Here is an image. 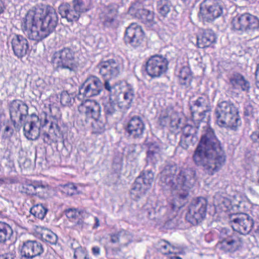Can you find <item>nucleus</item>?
<instances>
[{"instance_id": "1", "label": "nucleus", "mask_w": 259, "mask_h": 259, "mask_svg": "<svg viewBox=\"0 0 259 259\" xmlns=\"http://www.w3.org/2000/svg\"><path fill=\"white\" fill-rule=\"evenodd\" d=\"M193 160L210 175L218 171L226 161V155L213 130L206 124L203 127L200 141L194 151Z\"/></svg>"}, {"instance_id": "2", "label": "nucleus", "mask_w": 259, "mask_h": 259, "mask_svg": "<svg viewBox=\"0 0 259 259\" xmlns=\"http://www.w3.org/2000/svg\"><path fill=\"white\" fill-rule=\"evenodd\" d=\"M58 17L55 10L37 7L29 10L22 23L23 31L29 39L39 41L48 37L56 28Z\"/></svg>"}, {"instance_id": "3", "label": "nucleus", "mask_w": 259, "mask_h": 259, "mask_svg": "<svg viewBox=\"0 0 259 259\" xmlns=\"http://www.w3.org/2000/svg\"><path fill=\"white\" fill-rule=\"evenodd\" d=\"M176 165L167 166L161 172V185L166 189L178 190L181 199H185L188 195V190L195 181V171L192 168L180 169L178 174Z\"/></svg>"}, {"instance_id": "4", "label": "nucleus", "mask_w": 259, "mask_h": 259, "mask_svg": "<svg viewBox=\"0 0 259 259\" xmlns=\"http://www.w3.org/2000/svg\"><path fill=\"white\" fill-rule=\"evenodd\" d=\"M214 115L217 123L220 127L236 130L241 125L238 110L231 102L224 101L219 102L215 109Z\"/></svg>"}, {"instance_id": "5", "label": "nucleus", "mask_w": 259, "mask_h": 259, "mask_svg": "<svg viewBox=\"0 0 259 259\" xmlns=\"http://www.w3.org/2000/svg\"><path fill=\"white\" fill-rule=\"evenodd\" d=\"M36 115L32 114L27 122L24 124L23 131L26 138L30 140H36L40 135V127L49 125V131L52 133L55 132V129L58 130V117L56 115H45L44 120L41 121Z\"/></svg>"}, {"instance_id": "6", "label": "nucleus", "mask_w": 259, "mask_h": 259, "mask_svg": "<svg viewBox=\"0 0 259 259\" xmlns=\"http://www.w3.org/2000/svg\"><path fill=\"white\" fill-rule=\"evenodd\" d=\"M51 62L54 69L58 71L65 70L74 73L78 67L74 53L69 48H64L55 52L52 56Z\"/></svg>"}, {"instance_id": "7", "label": "nucleus", "mask_w": 259, "mask_h": 259, "mask_svg": "<svg viewBox=\"0 0 259 259\" xmlns=\"http://www.w3.org/2000/svg\"><path fill=\"white\" fill-rule=\"evenodd\" d=\"M223 5L220 0H205L202 4L199 14L200 19L209 21L221 16Z\"/></svg>"}, {"instance_id": "8", "label": "nucleus", "mask_w": 259, "mask_h": 259, "mask_svg": "<svg viewBox=\"0 0 259 259\" xmlns=\"http://www.w3.org/2000/svg\"><path fill=\"white\" fill-rule=\"evenodd\" d=\"M232 24L233 29L240 33H248L259 28V19L249 13H245L234 18Z\"/></svg>"}, {"instance_id": "9", "label": "nucleus", "mask_w": 259, "mask_h": 259, "mask_svg": "<svg viewBox=\"0 0 259 259\" xmlns=\"http://www.w3.org/2000/svg\"><path fill=\"white\" fill-rule=\"evenodd\" d=\"M207 201L203 197H199L192 201L186 215L187 220L192 224L201 222L206 216Z\"/></svg>"}, {"instance_id": "10", "label": "nucleus", "mask_w": 259, "mask_h": 259, "mask_svg": "<svg viewBox=\"0 0 259 259\" xmlns=\"http://www.w3.org/2000/svg\"><path fill=\"white\" fill-rule=\"evenodd\" d=\"M168 61L162 55L151 56L146 63V71L152 78L160 77L168 69Z\"/></svg>"}, {"instance_id": "11", "label": "nucleus", "mask_w": 259, "mask_h": 259, "mask_svg": "<svg viewBox=\"0 0 259 259\" xmlns=\"http://www.w3.org/2000/svg\"><path fill=\"white\" fill-rule=\"evenodd\" d=\"M144 35V33L141 26L133 23L127 27L124 39L126 44L134 47H137L142 43Z\"/></svg>"}, {"instance_id": "12", "label": "nucleus", "mask_w": 259, "mask_h": 259, "mask_svg": "<svg viewBox=\"0 0 259 259\" xmlns=\"http://www.w3.org/2000/svg\"><path fill=\"white\" fill-rule=\"evenodd\" d=\"M224 232L226 234V236L222 237L217 244L218 248L225 252H234L237 250L242 244L240 239L225 229L222 230V233Z\"/></svg>"}, {"instance_id": "13", "label": "nucleus", "mask_w": 259, "mask_h": 259, "mask_svg": "<svg viewBox=\"0 0 259 259\" xmlns=\"http://www.w3.org/2000/svg\"><path fill=\"white\" fill-rule=\"evenodd\" d=\"M99 73L105 79L117 77L121 71V66L118 62L113 59L101 62L98 65Z\"/></svg>"}, {"instance_id": "14", "label": "nucleus", "mask_w": 259, "mask_h": 259, "mask_svg": "<svg viewBox=\"0 0 259 259\" xmlns=\"http://www.w3.org/2000/svg\"><path fill=\"white\" fill-rule=\"evenodd\" d=\"M103 83L96 76H91L84 82L79 89V94L85 97H92L98 95L102 90Z\"/></svg>"}, {"instance_id": "15", "label": "nucleus", "mask_w": 259, "mask_h": 259, "mask_svg": "<svg viewBox=\"0 0 259 259\" xmlns=\"http://www.w3.org/2000/svg\"><path fill=\"white\" fill-rule=\"evenodd\" d=\"M253 224L252 219L246 213L240 214L231 221L233 229L243 235L248 234L251 230Z\"/></svg>"}, {"instance_id": "16", "label": "nucleus", "mask_w": 259, "mask_h": 259, "mask_svg": "<svg viewBox=\"0 0 259 259\" xmlns=\"http://www.w3.org/2000/svg\"><path fill=\"white\" fill-rule=\"evenodd\" d=\"M44 252L41 243L35 240H27L23 242L20 249V255L24 259H32Z\"/></svg>"}, {"instance_id": "17", "label": "nucleus", "mask_w": 259, "mask_h": 259, "mask_svg": "<svg viewBox=\"0 0 259 259\" xmlns=\"http://www.w3.org/2000/svg\"><path fill=\"white\" fill-rule=\"evenodd\" d=\"M101 106L95 100H86L82 102L78 107L79 113L88 119L97 118L100 116Z\"/></svg>"}, {"instance_id": "18", "label": "nucleus", "mask_w": 259, "mask_h": 259, "mask_svg": "<svg viewBox=\"0 0 259 259\" xmlns=\"http://www.w3.org/2000/svg\"><path fill=\"white\" fill-rule=\"evenodd\" d=\"M10 42L14 55L18 58L25 56L29 49L27 39L23 35L14 34L11 36Z\"/></svg>"}, {"instance_id": "19", "label": "nucleus", "mask_w": 259, "mask_h": 259, "mask_svg": "<svg viewBox=\"0 0 259 259\" xmlns=\"http://www.w3.org/2000/svg\"><path fill=\"white\" fill-rule=\"evenodd\" d=\"M118 17L117 9L113 6L104 7L99 16L102 23L108 27H115L118 25Z\"/></svg>"}, {"instance_id": "20", "label": "nucleus", "mask_w": 259, "mask_h": 259, "mask_svg": "<svg viewBox=\"0 0 259 259\" xmlns=\"http://www.w3.org/2000/svg\"><path fill=\"white\" fill-rule=\"evenodd\" d=\"M28 107L26 104L20 100H13L10 104V117L13 124L16 123V119L21 122L24 117L28 115Z\"/></svg>"}, {"instance_id": "21", "label": "nucleus", "mask_w": 259, "mask_h": 259, "mask_svg": "<svg viewBox=\"0 0 259 259\" xmlns=\"http://www.w3.org/2000/svg\"><path fill=\"white\" fill-rule=\"evenodd\" d=\"M112 243L118 244L120 248L127 247L133 241V236L130 232L122 229L110 234Z\"/></svg>"}, {"instance_id": "22", "label": "nucleus", "mask_w": 259, "mask_h": 259, "mask_svg": "<svg viewBox=\"0 0 259 259\" xmlns=\"http://www.w3.org/2000/svg\"><path fill=\"white\" fill-rule=\"evenodd\" d=\"M145 129V126L142 119L135 116L128 121L126 131L131 136L136 138L142 136Z\"/></svg>"}, {"instance_id": "23", "label": "nucleus", "mask_w": 259, "mask_h": 259, "mask_svg": "<svg viewBox=\"0 0 259 259\" xmlns=\"http://www.w3.org/2000/svg\"><path fill=\"white\" fill-rule=\"evenodd\" d=\"M217 36L211 29H202L197 36V45L200 48L210 47L216 42Z\"/></svg>"}, {"instance_id": "24", "label": "nucleus", "mask_w": 259, "mask_h": 259, "mask_svg": "<svg viewBox=\"0 0 259 259\" xmlns=\"http://www.w3.org/2000/svg\"><path fill=\"white\" fill-rule=\"evenodd\" d=\"M59 12L61 17L66 19L68 22H76L80 16L74 7H71L68 4L60 5Z\"/></svg>"}, {"instance_id": "25", "label": "nucleus", "mask_w": 259, "mask_h": 259, "mask_svg": "<svg viewBox=\"0 0 259 259\" xmlns=\"http://www.w3.org/2000/svg\"><path fill=\"white\" fill-rule=\"evenodd\" d=\"M230 82L235 89H241L243 91L248 92L250 89V83L239 73H234L230 78Z\"/></svg>"}, {"instance_id": "26", "label": "nucleus", "mask_w": 259, "mask_h": 259, "mask_svg": "<svg viewBox=\"0 0 259 259\" xmlns=\"http://www.w3.org/2000/svg\"><path fill=\"white\" fill-rule=\"evenodd\" d=\"M213 205L217 210L227 211L231 209V202L230 199L219 194L214 197Z\"/></svg>"}, {"instance_id": "27", "label": "nucleus", "mask_w": 259, "mask_h": 259, "mask_svg": "<svg viewBox=\"0 0 259 259\" xmlns=\"http://www.w3.org/2000/svg\"><path fill=\"white\" fill-rule=\"evenodd\" d=\"M103 105L104 113L107 118L116 114L118 111V109L120 108L119 103L117 104L111 97L105 100Z\"/></svg>"}, {"instance_id": "28", "label": "nucleus", "mask_w": 259, "mask_h": 259, "mask_svg": "<svg viewBox=\"0 0 259 259\" xmlns=\"http://www.w3.org/2000/svg\"><path fill=\"white\" fill-rule=\"evenodd\" d=\"M154 173L150 170H145L136 179V181L142 184L149 190L151 188L154 181Z\"/></svg>"}, {"instance_id": "29", "label": "nucleus", "mask_w": 259, "mask_h": 259, "mask_svg": "<svg viewBox=\"0 0 259 259\" xmlns=\"http://www.w3.org/2000/svg\"><path fill=\"white\" fill-rule=\"evenodd\" d=\"M149 189L135 181L134 185L131 191V196L133 199L138 200L142 198Z\"/></svg>"}, {"instance_id": "30", "label": "nucleus", "mask_w": 259, "mask_h": 259, "mask_svg": "<svg viewBox=\"0 0 259 259\" xmlns=\"http://www.w3.org/2000/svg\"><path fill=\"white\" fill-rule=\"evenodd\" d=\"M13 233V230L8 224L0 221V243L9 240Z\"/></svg>"}, {"instance_id": "31", "label": "nucleus", "mask_w": 259, "mask_h": 259, "mask_svg": "<svg viewBox=\"0 0 259 259\" xmlns=\"http://www.w3.org/2000/svg\"><path fill=\"white\" fill-rule=\"evenodd\" d=\"M135 97V92L133 89L129 88L127 91L124 93L123 103H119L120 108L123 110L128 109Z\"/></svg>"}, {"instance_id": "32", "label": "nucleus", "mask_w": 259, "mask_h": 259, "mask_svg": "<svg viewBox=\"0 0 259 259\" xmlns=\"http://www.w3.org/2000/svg\"><path fill=\"white\" fill-rule=\"evenodd\" d=\"M72 3L74 9L80 15L81 13L89 11L91 8V0H73Z\"/></svg>"}, {"instance_id": "33", "label": "nucleus", "mask_w": 259, "mask_h": 259, "mask_svg": "<svg viewBox=\"0 0 259 259\" xmlns=\"http://www.w3.org/2000/svg\"><path fill=\"white\" fill-rule=\"evenodd\" d=\"M156 248L158 250L164 254L170 253L177 254L178 252L176 250V248L172 246L167 241L161 240L156 244Z\"/></svg>"}, {"instance_id": "34", "label": "nucleus", "mask_w": 259, "mask_h": 259, "mask_svg": "<svg viewBox=\"0 0 259 259\" xmlns=\"http://www.w3.org/2000/svg\"><path fill=\"white\" fill-rule=\"evenodd\" d=\"M42 240L50 243L51 244H56L58 237L56 234L47 229H42L39 232Z\"/></svg>"}, {"instance_id": "35", "label": "nucleus", "mask_w": 259, "mask_h": 259, "mask_svg": "<svg viewBox=\"0 0 259 259\" xmlns=\"http://www.w3.org/2000/svg\"><path fill=\"white\" fill-rule=\"evenodd\" d=\"M178 76L179 82L181 85L186 86L189 84L191 81L190 69L188 67H183L181 69Z\"/></svg>"}, {"instance_id": "36", "label": "nucleus", "mask_w": 259, "mask_h": 259, "mask_svg": "<svg viewBox=\"0 0 259 259\" xmlns=\"http://www.w3.org/2000/svg\"><path fill=\"white\" fill-rule=\"evenodd\" d=\"M48 212V209L41 204H37L32 207L30 212L34 217L39 220H43Z\"/></svg>"}, {"instance_id": "37", "label": "nucleus", "mask_w": 259, "mask_h": 259, "mask_svg": "<svg viewBox=\"0 0 259 259\" xmlns=\"http://www.w3.org/2000/svg\"><path fill=\"white\" fill-rule=\"evenodd\" d=\"M171 7V4L169 0H159L157 2L158 12L164 17H166L169 13Z\"/></svg>"}, {"instance_id": "38", "label": "nucleus", "mask_w": 259, "mask_h": 259, "mask_svg": "<svg viewBox=\"0 0 259 259\" xmlns=\"http://www.w3.org/2000/svg\"><path fill=\"white\" fill-rule=\"evenodd\" d=\"M209 101L208 97L206 95H202V96L198 98V99L195 101L194 106L199 108H206L205 109L203 110L204 113L206 114L211 110V108L209 106Z\"/></svg>"}, {"instance_id": "39", "label": "nucleus", "mask_w": 259, "mask_h": 259, "mask_svg": "<svg viewBox=\"0 0 259 259\" xmlns=\"http://www.w3.org/2000/svg\"><path fill=\"white\" fill-rule=\"evenodd\" d=\"M160 148L155 144H151L147 151V159L154 163L159 157Z\"/></svg>"}, {"instance_id": "40", "label": "nucleus", "mask_w": 259, "mask_h": 259, "mask_svg": "<svg viewBox=\"0 0 259 259\" xmlns=\"http://www.w3.org/2000/svg\"><path fill=\"white\" fill-rule=\"evenodd\" d=\"M167 117H169V124L171 127L174 129H178L181 127V119L177 112L171 111L168 113Z\"/></svg>"}, {"instance_id": "41", "label": "nucleus", "mask_w": 259, "mask_h": 259, "mask_svg": "<svg viewBox=\"0 0 259 259\" xmlns=\"http://www.w3.org/2000/svg\"><path fill=\"white\" fill-rule=\"evenodd\" d=\"M36 187L35 182L26 181L22 184L21 192L28 195H34Z\"/></svg>"}, {"instance_id": "42", "label": "nucleus", "mask_w": 259, "mask_h": 259, "mask_svg": "<svg viewBox=\"0 0 259 259\" xmlns=\"http://www.w3.org/2000/svg\"><path fill=\"white\" fill-rule=\"evenodd\" d=\"M231 202V208L234 210L241 211L240 208L244 207V202L242 201V198L239 196H233L229 198Z\"/></svg>"}, {"instance_id": "43", "label": "nucleus", "mask_w": 259, "mask_h": 259, "mask_svg": "<svg viewBox=\"0 0 259 259\" xmlns=\"http://www.w3.org/2000/svg\"><path fill=\"white\" fill-rule=\"evenodd\" d=\"M4 129L3 130L2 137L4 139L10 138L14 132L12 124L9 121L3 123Z\"/></svg>"}, {"instance_id": "44", "label": "nucleus", "mask_w": 259, "mask_h": 259, "mask_svg": "<svg viewBox=\"0 0 259 259\" xmlns=\"http://www.w3.org/2000/svg\"><path fill=\"white\" fill-rule=\"evenodd\" d=\"M60 131L59 127L58 126V130H57L55 129V132L53 133L52 131V133H51L50 132V134H49L47 133H44L41 135V137L42 138L44 142L46 143L50 144L54 141V136H57V133L58 132Z\"/></svg>"}, {"instance_id": "45", "label": "nucleus", "mask_w": 259, "mask_h": 259, "mask_svg": "<svg viewBox=\"0 0 259 259\" xmlns=\"http://www.w3.org/2000/svg\"><path fill=\"white\" fill-rule=\"evenodd\" d=\"M74 100L67 92L64 91L60 95V102L63 106H68Z\"/></svg>"}, {"instance_id": "46", "label": "nucleus", "mask_w": 259, "mask_h": 259, "mask_svg": "<svg viewBox=\"0 0 259 259\" xmlns=\"http://www.w3.org/2000/svg\"><path fill=\"white\" fill-rule=\"evenodd\" d=\"M93 121L91 122V124L94 128L99 133L102 132L105 127L104 123L101 120L99 117L97 118H92Z\"/></svg>"}, {"instance_id": "47", "label": "nucleus", "mask_w": 259, "mask_h": 259, "mask_svg": "<svg viewBox=\"0 0 259 259\" xmlns=\"http://www.w3.org/2000/svg\"><path fill=\"white\" fill-rule=\"evenodd\" d=\"M35 185L36 186V189H35V194L44 193L49 189V185L41 181L35 182Z\"/></svg>"}, {"instance_id": "48", "label": "nucleus", "mask_w": 259, "mask_h": 259, "mask_svg": "<svg viewBox=\"0 0 259 259\" xmlns=\"http://www.w3.org/2000/svg\"><path fill=\"white\" fill-rule=\"evenodd\" d=\"M82 211L79 210L75 208H70L66 211L67 217L70 219H76L78 218L82 213Z\"/></svg>"}, {"instance_id": "49", "label": "nucleus", "mask_w": 259, "mask_h": 259, "mask_svg": "<svg viewBox=\"0 0 259 259\" xmlns=\"http://www.w3.org/2000/svg\"><path fill=\"white\" fill-rule=\"evenodd\" d=\"M195 132V129L190 125H186L183 128L182 139L188 138L191 136L193 137V134Z\"/></svg>"}, {"instance_id": "50", "label": "nucleus", "mask_w": 259, "mask_h": 259, "mask_svg": "<svg viewBox=\"0 0 259 259\" xmlns=\"http://www.w3.org/2000/svg\"><path fill=\"white\" fill-rule=\"evenodd\" d=\"M181 207V205L177 204V202H175L174 203L171 204L170 205V213L168 216V220L167 221V223L169 224V222H171L173 220L174 218L176 215V212H175V210L177 209H179Z\"/></svg>"}, {"instance_id": "51", "label": "nucleus", "mask_w": 259, "mask_h": 259, "mask_svg": "<svg viewBox=\"0 0 259 259\" xmlns=\"http://www.w3.org/2000/svg\"><path fill=\"white\" fill-rule=\"evenodd\" d=\"M74 257L76 259H88V254L81 248H78L76 249L74 253Z\"/></svg>"}, {"instance_id": "52", "label": "nucleus", "mask_w": 259, "mask_h": 259, "mask_svg": "<svg viewBox=\"0 0 259 259\" xmlns=\"http://www.w3.org/2000/svg\"><path fill=\"white\" fill-rule=\"evenodd\" d=\"M255 111L253 106L249 103L246 104L244 107V114L245 116H253Z\"/></svg>"}, {"instance_id": "53", "label": "nucleus", "mask_w": 259, "mask_h": 259, "mask_svg": "<svg viewBox=\"0 0 259 259\" xmlns=\"http://www.w3.org/2000/svg\"><path fill=\"white\" fill-rule=\"evenodd\" d=\"M167 116H162L159 118L160 124L163 126H166L168 124H169V119Z\"/></svg>"}, {"instance_id": "54", "label": "nucleus", "mask_w": 259, "mask_h": 259, "mask_svg": "<svg viewBox=\"0 0 259 259\" xmlns=\"http://www.w3.org/2000/svg\"><path fill=\"white\" fill-rule=\"evenodd\" d=\"M105 83H104V88L105 89L108 91L109 93H112L113 90L114 89V88L111 85L109 82V79H105Z\"/></svg>"}, {"instance_id": "55", "label": "nucleus", "mask_w": 259, "mask_h": 259, "mask_svg": "<svg viewBox=\"0 0 259 259\" xmlns=\"http://www.w3.org/2000/svg\"><path fill=\"white\" fill-rule=\"evenodd\" d=\"M16 255L13 253H7L0 255V259H15Z\"/></svg>"}, {"instance_id": "56", "label": "nucleus", "mask_w": 259, "mask_h": 259, "mask_svg": "<svg viewBox=\"0 0 259 259\" xmlns=\"http://www.w3.org/2000/svg\"><path fill=\"white\" fill-rule=\"evenodd\" d=\"M148 217L151 220H154L155 219V208H152L150 209H148Z\"/></svg>"}, {"instance_id": "57", "label": "nucleus", "mask_w": 259, "mask_h": 259, "mask_svg": "<svg viewBox=\"0 0 259 259\" xmlns=\"http://www.w3.org/2000/svg\"><path fill=\"white\" fill-rule=\"evenodd\" d=\"M65 188L70 189L71 190H72V191H71L70 193V194H73L74 193V190L76 189V187L75 186V185L73 184H69L66 185L65 187Z\"/></svg>"}, {"instance_id": "58", "label": "nucleus", "mask_w": 259, "mask_h": 259, "mask_svg": "<svg viewBox=\"0 0 259 259\" xmlns=\"http://www.w3.org/2000/svg\"><path fill=\"white\" fill-rule=\"evenodd\" d=\"M92 251L95 255H98L100 252V249L99 247L95 246L92 248Z\"/></svg>"}, {"instance_id": "59", "label": "nucleus", "mask_w": 259, "mask_h": 259, "mask_svg": "<svg viewBox=\"0 0 259 259\" xmlns=\"http://www.w3.org/2000/svg\"><path fill=\"white\" fill-rule=\"evenodd\" d=\"M95 221L96 223L93 227V228L96 229L100 226V221L99 219L96 217H95Z\"/></svg>"}, {"instance_id": "60", "label": "nucleus", "mask_w": 259, "mask_h": 259, "mask_svg": "<svg viewBox=\"0 0 259 259\" xmlns=\"http://www.w3.org/2000/svg\"><path fill=\"white\" fill-rule=\"evenodd\" d=\"M5 10V7L3 2L0 0V14L3 13Z\"/></svg>"}, {"instance_id": "61", "label": "nucleus", "mask_w": 259, "mask_h": 259, "mask_svg": "<svg viewBox=\"0 0 259 259\" xmlns=\"http://www.w3.org/2000/svg\"><path fill=\"white\" fill-rule=\"evenodd\" d=\"M255 76L257 79H259V64L257 65L256 71ZM258 87H259V80L258 81Z\"/></svg>"}, {"instance_id": "62", "label": "nucleus", "mask_w": 259, "mask_h": 259, "mask_svg": "<svg viewBox=\"0 0 259 259\" xmlns=\"http://www.w3.org/2000/svg\"><path fill=\"white\" fill-rule=\"evenodd\" d=\"M183 140H182L181 142V145L183 147V148L184 149H187L188 147V145L187 144H185V143H183Z\"/></svg>"}, {"instance_id": "63", "label": "nucleus", "mask_w": 259, "mask_h": 259, "mask_svg": "<svg viewBox=\"0 0 259 259\" xmlns=\"http://www.w3.org/2000/svg\"><path fill=\"white\" fill-rule=\"evenodd\" d=\"M170 259H182V258H181L180 257L178 256H171L170 257Z\"/></svg>"}, {"instance_id": "64", "label": "nucleus", "mask_w": 259, "mask_h": 259, "mask_svg": "<svg viewBox=\"0 0 259 259\" xmlns=\"http://www.w3.org/2000/svg\"><path fill=\"white\" fill-rule=\"evenodd\" d=\"M14 1L16 2H20L23 1L24 0H14Z\"/></svg>"}]
</instances>
